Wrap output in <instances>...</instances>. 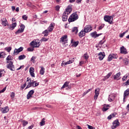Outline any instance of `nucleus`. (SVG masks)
<instances>
[{
    "instance_id": "1",
    "label": "nucleus",
    "mask_w": 129,
    "mask_h": 129,
    "mask_svg": "<svg viewBox=\"0 0 129 129\" xmlns=\"http://www.w3.org/2000/svg\"><path fill=\"white\" fill-rule=\"evenodd\" d=\"M78 15H77V12L73 13L69 17V22L71 23L72 22H75L78 20Z\"/></svg>"
},
{
    "instance_id": "2",
    "label": "nucleus",
    "mask_w": 129,
    "mask_h": 129,
    "mask_svg": "<svg viewBox=\"0 0 129 129\" xmlns=\"http://www.w3.org/2000/svg\"><path fill=\"white\" fill-rule=\"evenodd\" d=\"M30 45L32 48H39L40 46V41H39V39H34L30 43Z\"/></svg>"
},
{
    "instance_id": "3",
    "label": "nucleus",
    "mask_w": 129,
    "mask_h": 129,
    "mask_svg": "<svg viewBox=\"0 0 129 129\" xmlns=\"http://www.w3.org/2000/svg\"><path fill=\"white\" fill-rule=\"evenodd\" d=\"M104 20L105 22H107V23H109V24H110L111 25V24H112V21L113 20V17L111 16L106 15L104 17Z\"/></svg>"
},
{
    "instance_id": "4",
    "label": "nucleus",
    "mask_w": 129,
    "mask_h": 129,
    "mask_svg": "<svg viewBox=\"0 0 129 129\" xmlns=\"http://www.w3.org/2000/svg\"><path fill=\"white\" fill-rule=\"evenodd\" d=\"M119 121L118 119H116L114 121H113L112 123V125L111 126V128L112 129H115L117 127H118L119 126Z\"/></svg>"
},
{
    "instance_id": "5",
    "label": "nucleus",
    "mask_w": 129,
    "mask_h": 129,
    "mask_svg": "<svg viewBox=\"0 0 129 129\" xmlns=\"http://www.w3.org/2000/svg\"><path fill=\"white\" fill-rule=\"evenodd\" d=\"M84 30L85 31V33H89V32L92 31V26L90 25H86L84 28Z\"/></svg>"
},
{
    "instance_id": "6",
    "label": "nucleus",
    "mask_w": 129,
    "mask_h": 129,
    "mask_svg": "<svg viewBox=\"0 0 129 129\" xmlns=\"http://www.w3.org/2000/svg\"><path fill=\"white\" fill-rule=\"evenodd\" d=\"M7 63H9L7 66L8 69H10V70H11V71H15V67H14V64H13V61H10Z\"/></svg>"
},
{
    "instance_id": "7",
    "label": "nucleus",
    "mask_w": 129,
    "mask_h": 129,
    "mask_svg": "<svg viewBox=\"0 0 129 129\" xmlns=\"http://www.w3.org/2000/svg\"><path fill=\"white\" fill-rule=\"evenodd\" d=\"M115 99V95L114 94H111L109 95L108 100L109 102H112Z\"/></svg>"
},
{
    "instance_id": "8",
    "label": "nucleus",
    "mask_w": 129,
    "mask_h": 129,
    "mask_svg": "<svg viewBox=\"0 0 129 129\" xmlns=\"http://www.w3.org/2000/svg\"><path fill=\"white\" fill-rule=\"evenodd\" d=\"M35 83L36 81H32V80H30V81L28 82V84L26 86L25 89H28V88H30V87H32V86L34 87V84H35Z\"/></svg>"
},
{
    "instance_id": "9",
    "label": "nucleus",
    "mask_w": 129,
    "mask_h": 129,
    "mask_svg": "<svg viewBox=\"0 0 129 129\" xmlns=\"http://www.w3.org/2000/svg\"><path fill=\"white\" fill-rule=\"evenodd\" d=\"M54 27H55V24L52 23L46 30H47L49 33H51V32H52L53 30H54Z\"/></svg>"
},
{
    "instance_id": "10",
    "label": "nucleus",
    "mask_w": 129,
    "mask_h": 129,
    "mask_svg": "<svg viewBox=\"0 0 129 129\" xmlns=\"http://www.w3.org/2000/svg\"><path fill=\"white\" fill-rule=\"evenodd\" d=\"M62 19L63 22H66L67 21V20H68V14H67L66 12H63L62 16Z\"/></svg>"
},
{
    "instance_id": "11",
    "label": "nucleus",
    "mask_w": 129,
    "mask_h": 129,
    "mask_svg": "<svg viewBox=\"0 0 129 129\" xmlns=\"http://www.w3.org/2000/svg\"><path fill=\"white\" fill-rule=\"evenodd\" d=\"M129 96V89H127L123 93V101H124L125 100V98L126 97Z\"/></svg>"
},
{
    "instance_id": "12",
    "label": "nucleus",
    "mask_w": 129,
    "mask_h": 129,
    "mask_svg": "<svg viewBox=\"0 0 129 129\" xmlns=\"http://www.w3.org/2000/svg\"><path fill=\"white\" fill-rule=\"evenodd\" d=\"M68 39L67 38V35H64L60 38V42L62 43H67Z\"/></svg>"
},
{
    "instance_id": "13",
    "label": "nucleus",
    "mask_w": 129,
    "mask_h": 129,
    "mask_svg": "<svg viewBox=\"0 0 129 129\" xmlns=\"http://www.w3.org/2000/svg\"><path fill=\"white\" fill-rule=\"evenodd\" d=\"M34 92L35 91H34V90H30L27 95V99H30V98L32 97L33 94H34Z\"/></svg>"
},
{
    "instance_id": "14",
    "label": "nucleus",
    "mask_w": 129,
    "mask_h": 129,
    "mask_svg": "<svg viewBox=\"0 0 129 129\" xmlns=\"http://www.w3.org/2000/svg\"><path fill=\"white\" fill-rule=\"evenodd\" d=\"M98 56H99L98 58H99V60H103V58H104V57H105V53L104 52H100L98 54Z\"/></svg>"
},
{
    "instance_id": "15",
    "label": "nucleus",
    "mask_w": 129,
    "mask_h": 129,
    "mask_svg": "<svg viewBox=\"0 0 129 129\" xmlns=\"http://www.w3.org/2000/svg\"><path fill=\"white\" fill-rule=\"evenodd\" d=\"M2 24L6 27L8 25V21L6 18H3L1 19Z\"/></svg>"
},
{
    "instance_id": "16",
    "label": "nucleus",
    "mask_w": 129,
    "mask_h": 129,
    "mask_svg": "<svg viewBox=\"0 0 129 129\" xmlns=\"http://www.w3.org/2000/svg\"><path fill=\"white\" fill-rule=\"evenodd\" d=\"M95 95H94V99H97V97H98V95H99V88H97L95 90Z\"/></svg>"
},
{
    "instance_id": "17",
    "label": "nucleus",
    "mask_w": 129,
    "mask_h": 129,
    "mask_svg": "<svg viewBox=\"0 0 129 129\" xmlns=\"http://www.w3.org/2000/svg\"><path fill=\"white\" fill-rule=\"evenodd\" d=\"M120 53L121 54H127V51H126V49L125 48H124V46H122L120 47Z\"/></svg>"
},
{
    "instance_id": "18",
    "label": "nucleus",
    "mask_w": 129,
    "mask_h": 129,
    "mask_svg": "<svg viewBox=\"0 0 129 129\" xmlns=\"http://www.w3.org/2000/svg\"><path fill=\"white\" fill-rule=\"evenodd\" d=\"M23 50H24V47H20L18 49L15 48L14 50V54H17V53H20V52H22V51H23Z\"/></svg>"
},
{
    "instance_id": "19",
    "label": "nucleus",
    "mask_w": 129,
    "mask_h": 129,
    "mask_svg": "<svg viewBox=\"0 0 129 129\" xmlns=\"http://www.w3.org/2000/svg\"><path fill=\"white\" fill-rule=\"evenodd\" d=\"M74 62V60H69V61L66 62L64 61H63L61 63V66H65V65H68V64H71Z\"/></svg>"
},
{
    "instance_id": "20",
    "label": "nucleus",
    "mask_w": 129,
    "mask_h": 129,
    "mask_svg": "<svg viewBox=\"0 0 129 129\" xmlns=\"http://www.w3.org/2000/svg\"><path fill=\"white\" fill-rule=\"evenodd\" d=\"M10 110V109H9V107L8 106H6L4 108H3L1 109V111L2 112H3V113H7V112H8V111Z\"/></svg>"
},
{
    "instance_id": "21",
    "label": "nucleus",
    "mask_w": 129,
    "mask_h": 129,
    "mask_svg": "<svg viewBox=\"0 0 129 129\" xmlns=\"http://www.w3.org/2000/svg\"><path fill=\"white\" fill-rule=\"evenodd\" d=\"M71 43L72 44L73 47H77L79 44V41H73V39H71Z\"/></svg>"
},
{
    "instance_id": "22",
    "label": "nucleus",
    "mask_w": 129,
    "mask_h": 129,
    "mask_svg": "<svg viewBox=\"0 0 129 129\" xmlns=\"http://www.w3.org/2000/svg\"><path fill=\"white\" fill-rule=\"evenodd\" d=\"M34 68L31 67L29 70V72L32 77H35V73H34Z\"/></svg>"
},
{
    "instance_id": "23",
    "label": "nucleus",
    "mask_w": 129,
    "mask_h": 129,
    "mask_svg": "<svg viewBox=\"0 0 129 129\" xmlns=\"http://www.w3.org/2000/svg\"><path fill=\"white\" fill-rule=\"evenodd\" d=\"M17 27V23L15 22L10 25L9 29L13 31Z\"/></svg>"
},
{
    "instance_id": "24",
    "label": "nucleus",
    "mask_w": 129,
    "mask_h": 129,
    "mask_svg": "<svg viewBox=\"0 0 129 129\" xmlns=\"http://www.w3.org/2000/svg\"><path fill=\"white\" fill-rule=\"evenodd\" d=\"M86 32L84 31V30H82L79 33V36L80 38H82V37H84L85 36V34Z\"/></svg>"
},
{
    "instance_id": "25",
    "label": "nucleus",
    "mask_w": 129,
    "mask_h": 129,
    "mask_svg": "<svg viewBox=\"0 0 129 129\" xmlns=\"http://www.w3.org/2000/svg\"><path fill=\"white\" fill-rule=\"evenodd\" d=\"M64 12H66L67 14H68V15H69V14H70V13L72 12V8L70 6H68L66 8V11Z\"/></svg>"
},
{
    "instance_id": "26",
    "label": "nucleus",
    "mask_w": 129,
    "mask_h": 129,
    "mask_svg": "<svg viewBox=\"0 0 129 129\" xmlns=\"http://www.w3.org/2000/svg\"><path fill=\"white\" fill-rule=\"evenodd\" d=\"M108 107H109V105L108 104H104L103 108H102L103 111H106L107 110H108Z\"/></svg>"
},
{
    "instance_id": "27",
    "label": "nucleus",
    "mask_w": 129,
    "mask_h": 129,
    "mask_svg": "<svg viewBox=\"0 0 129 129\" xmlns=\"http://www.w3.org/2000/svg\"><path fill=\"white\" fill-rule=\"evenodd\" d=\"M116 114H117L115 112L111 113L109 116H108V119H111V118H113V117H115Z\"/></svg>"
},
{
    "instance_id": "28",
    "label": "nucleus",
    "mask_w": 129,
    "mask_h": 129,
    "mask_svg": "<svg viewBox=\"0 0 129 129\" xmlns=\"http://www.w3.org/2000/svg\"><path fill=\"white\" fill-rule=\"evenodd\" d=\"M40 74H41V75H44V74L45 73V68L43 67H40Z\"/></svg>"
},
{
    "instance_id": "29",
    "label": "nucleus",
    "mask_w": 129,
    "mask_h": 129,
    "mask_svg": "<svg viewBox=\"0 0 129 129\" xmlns=\"http://www.w3.org/2000/svg\"><path fill=\"white\" fill-rule=\"evenodd\" d=\"M49 33H50L48 30H45L44 31H43L42 34L44 35V37H47L49 35Z\"/></svg>"
},
{
    "instance_id": "30",
    "label": "nucleus",
    "mask_w": 129,
    "mask_h": 129,
    "mask_svg": "<svg viewBox=\"0 0 129 129\" xmlns=\"http://www.w3.org/2000/svg\"><path fill=\"white\" fill-rule=\"evenodd\" d=\"M120 76V72L117 73L114 76V80H116ZM119 79H117L119 80Z\"/></svg>"
},
{
    "instance_id": "31",
    "label": "nucleus",
    "mask_w": 129,
    "mask_h": 129,
    "mask_svg": "<svg viewBox=\"0 0 129 129\" xmlns=\"http://www.w3.org/2000/svg\"><path fill=\"white\" fill-rule=\"evenodd\" d=\"M12 59H13V56H12L11 55H9L6 58L7 63H9V62H12V61H11Z\"/></svg>"
},
{
    "instance_id": "32",
    "label": "nucleus",
    "mask_w": 129,
    "mask_h": 129,
    "mask_svg": "<svg viewBox=\"0 0 129 129\" xmlns=\"http://www.w3.org/2000/svg\"><path fill=\"white\" fill-rule=\"evenodd\" d=\"M26 56L25 54H22L18 57L19 60H24L26 58Z\"/></svg>"
},
{
    "instance_id": "33",
    "label": "nucleus",
    "mask_w": 129,
    "mask_h": 129,
    "mask_svg": "<svg viewBox=\"0 0 129 129\" xmlns=\"http://www.w3.org/2000/svg\"><path fill=\"white\" fill-rule=\"evenodd\" d=\"M112 75V73H109L106 76H105V79L104 80H106V79H108V78H109V77H110Z\"/></svg>"
},
{
    "instance_id": "34",
    "label": "nucleus",
    "mask_w": 129,
    "mask_h": 129,
    "mask_svg": "<svg viewBox=\"0 0 129 129\" xmlns=\"http://www.w3.org/2000/svg\"><path fill=\"white\" fill-rule=\"evenodd\" d=\"M73 33L77 34L78 33V28L77 27H74L72 29Z\"/></svg>"
},
{
    "instance_id": "35",
    "label": "nucleus",
    "mask_w": 129,
    "mask_h": 129,
    "mask_svg": "<svg viewBox=\"0 0 129 129\" xmlns=\"http://www.w3.org/2000/svg\"><path fill=\"white\" fill-rule=\"evenodd\" d=\"M25 28H26V26H25V25L24 24H21L20 25V30L21 31V32H24V30H25Z\"/></svg>"
},
{
    "instance_id": "36",
    "label": "nucleus",
    "mask_w": 129,
    "mask_h": 129,
    "mask_svg": "<svg viewBox=\"0 0 129 129\" xmlns=\"http://www.w3.org/2000/svg\"><path fill=\"white\" fill-rule=\"evenodd\" d=\"M40 125L41 126H43V125H45V118H43L41 121L40 122Z\"/></svg>"
},
{
    "instance_id": "37",
    "label": "nucleus",
    "mask_w": 129,
    "mask_h": 129,
    "mask_svg": "<svg viewBox=\"0 0 129 129\" xmlns=\"http://www.w3.org/2000/svg\"><path fill=\"white\" fill-rule=\"evenodd\" d=\"M96 34L97 32L96 31L92 32L91 33V37H92L93 38H96Z\"/></svg>"
},
{
    "instance_id": "38",
    "label": "nucleus",
    "mask_w": 129,
    "mask_h": 129,
    "mask_svg": "<svg viewBox=\"0 0 129 129\" xmlns=\"http://www.w3.org/2000/svg\"><path fill=\"white\" fill-rule=\"evenodd\" d=\"M5 56H6V53L4 52H0V59L1 58H5Z\"/></svg>"
},
{
    "instance_id": "39",
    "label": "nucleus",
    "mask_w": 129,
    "mask_h": 129,
    "mask_svg": "<svg viewBox=\"0 0 129 129\" xmlns=\"http://www.w3.org/2000/svg\"><path fill=\"white\" fill-rule=\"evenodd\" d=\"M68 84H69V83L67 82L64 83V84H63V85L61 87V89H63V88H65L66 87H68V86H69Z\"/></svg>"
},
{
    "instance_id": "40",
    "label": "nucleus",
    "mask_w": 129,
    "mask_h": 129,
    "mask_svg": "<svg viewBox=\"0 0 129 129\" xmlns=\"http://www.w3.org/2000/svg\"><path fill=\"white\" fill-rule=\"evenodd\" d=\"M84 59H85L86 60H87L88 59V58H89V56L88 55V54H87V53H85L84 54Z\"/></svg>"
},
{
    "instance_id": "41",
    "label": "nucleus",
    "mask_w": 129,
    "mask_h": 129,
    "mask_svg": "<svg viewBox=\"0 0 129 129\" xmlns=\"http://www.w3.org/2000/svg\"><path fill=\"white\" fill-rule=\"evenodd\" d=\"M23 122V126H26V125H27V124H28V123H29V122H28V121H26V120H23L22 121Z\"/></svg>"
},
{
    "instance_id": "42",
    "label": "nucleus",
    "mask_w": 129,
    "mask_h": 129,
    "mask_svg": "<svg viewBox=\"0 0 129 129\" xmlns=\"http://www.w3.org/2000/svg\"><path fill=\"white\" fill-rule=\"evenodd\" d=\"M5 50H6L8 53H10L12 50V47H6L5 48Z\"/></svg>"
},
{
    "instance_id": "43",
    "label": "nucleus",
    "mask_w": 129,
    "mask_h": 129,
    "mask_svg": "<svg viewBox=\"0 0 129 129\" xmlns=\"http://www.w3.org/2000/svg\"><path fill=\"white\" fill-rule=\"evenodd\" d=\"M128 76V75L127 74H126L125 76H124L122 79V81H125V80H126V79L127 78Z\"/></svg>"
},
{
    "instance_id": "44",
    "label": "nucleus",
    "mask_w": 129,
    "mask_h": 129,
    "mask_svg": "<svg viewBox=\"0 0 129 129\" xmlns=\"http://www.w3.org/2000/svg\"><path fill=\"white\" fill-rule=\"evenodd\" d=\"M48 40H49V38H46L45 37H42L41 38L42 42H47V41H48Z\"/></svg>"
},
{
    "instance_id": "45",
    "label": "nucleus",
    "mask_w": 129,
    "mask_h": 129,
    "mask_svg": "<svg viewBox=\"0 0 129 129\" xmlns=\"http://www.w3.org/2000/svg\"><path fill=\"white\" fill-rule=\"evenodd\" d=\"M112 59H113V58L112 57L111 54H110L108 56V61H111Z\"/></svg>"
},
{
    "instance_id": "46",
    "label": "nucleus",
    "mask_w": 129,
    "mask_h": 129,
    "mask_svg": "<svg viewBox=\"0 0 129 129\" xmlns=\"http://www.w3.org/2000/svg\"><path fill=\"white\" fill-rule=\"evenodd\" d=\"M29 52H33L34 51V47H29L27 49Z\"/></svg>"
},
{
    "instance_id": "47",
    "label": "nucleus",
    "mask_w": 129,
    "mask_h": 129,
    "mask_svg": "<svg viewBox=\"0 0 129 129\" xmlns=\"http://www.w3.org/2000/svg\"><path fill=\"white\" fill-rule=\"evenodd\" d=\"M21 33H23V31H22V30H21L20 29H18L16 32L15 34L16 35H18V34H21Z\"/></svg>"
},
{
    "instance_id": "48",
    "label": "nucleus",
    "mask_w": 129,
    "mask_h": 129,
    "mask_svg": "<svg viewBox=\"0 0 129 129\" xmlns=\"http://www.w3.org/2000/svg\"><path fill=\"white\" fill-rule=\"evenodd\" d=\"M104 28V24H102L101 26H100L98 28V30H102Z\"/></svg>"
},
{
    "instance_id": "49",
    "label": "nucleus",
    "mask_w": 129,
    "mask_h": 129,
    "mask_svg": "<svg viewBox=\"0 0 129 129\" xmlns=\"http://www.w3.org/2000/svg\"><path fill=\"white\" fill-rule=\"evenodd\" d=\"M22 19H23V20H25V21H27L28 20V17H27L26 15H23L22 16Z\"/></svg>"
},
{
    "instance_id": "50",
    "label": "nucleus",
    "mask_w": 129,
    "mask_h": 129,
    "mask_svg": "<svg viewBox=\"0 0 129 129\" xmlns=\"http://www.w3.org/2000/svg\"><path fill=\"white\" fill-rule=\"evenodd\" d=\"M6 89H7V87H5L3 90L0 91V93H4V92L6 91Z\"/></svg>"
},
{
    "instance_id": "51",
    "label": "nucleus",
    "mask_w": 129,
    "mask_h": 129,
    "mask_svg": "<svg viewBox=\"0 0 129 129\" xmlns=\"http://www.w3.org/2000/svg\"><path fill=\"white\" fill-rule=\"evenodd\" d=\"M87 125H88V128L89 129H95V128L90 125H88L87 124Z\"/></svg>"
},
{
    "instance_id": "52",
    "label": "nucleus",
    "mask_w": 129,
    "mask_h": 129,
    "mask_svg": "<svg viewBox=\"0 0 129 129\" xmlns=\"http://www.w3.org/2000/svg\"><path fill=\"white\" fill-rule=\"evenodd\" d=\"M27 6L29 7V8H31L32 7V3H31V2L27 3Z\"/></svg>"
},
{
    "instance_id": "53",
    "label": "nucleus",
    "mask_w": 129,
    "mask_h": 129,
    "mask_svg": "<svg viewBox=\"0 0 129 129\" xmlns=\"http://www.w3.org/2000/svg\"><path fill=\"white\" fill-rule=\"evenodd\" d=\"M26 86H27V84H26V83L22 85L21 86L22 89H24V88H25Z\"/></svg>"
},
{
    "instance_id": "54",
    "label": "nucleus",
    "mask_w": 129,
    "mask_h": 129,
    "mask_svg": "<svg viewBox=\"0 0 129 129\" xmlns=\"http://www.w3.org/2000/svg\"><path fill=\"white\" fill-rule=\"evenodd\" d=\"M125 34V32H123V33H121L119 35L120 38H122L124 35Z\"/></svg>"
},
{
    "instance_id": "55",
    "label": "nucleus",
    "mask_w": 129,
    "mask_h": 129,
    "mask_svg": "<svg viewBox=\"0 0 129 129\" xmlns=\"http://www.w3.org/2000/svg\"><path fill=\"white\" fill-rule=\"evenodd\" d=\"M10 96L12 97V98H14V97H15V92H12Z\"/></svg>"
},
{
    "instance_id": "56",
    "label": "nucleus",
    "mask_w": 129,
    "mask_h": 129,
    "mask_svg": "<svg viewBox=\"0 0 129 129\" xmlns=\"http://www.w3.org/2000/svg\"><path fill=\"white\" fill-rule=\"evenodd\" d=\"M104 42H105V41L101 40L99 43V45H102V44H104Z\"/></svg>"
},
{
    "instance_id": "57",
    "label": "nucleus",
    "mask_w": 129,
    "mask_h": 129,
    "mask_svg": "<svg viewBox=\"0 0 129 129\" xmlns=\"http://www.w3.org/2000/svg\"><path fill=\"white\" fill-rule=\"evenodd\" d=\"M55 10H56V11H59V10H60V6H56V7H55Z\"/></svg>"
},
{
    "instance_id": "58",
    "label": "nucleus",
    "mask_w": 129,
    "mask_h": 129,
    "mask_svg": "<svg viewBox=\"0 0 129 129\" xmlns=\"http://www.w3.org/2000/svg\"><path fill=\"white\" fill-rule=\"evenodd\" d=\"M123 62L125 64V65H127L128 64V60H126L123 59Z\"/></svg>"
},
{
    "instance_id": "59",
    "label": "nucleus",
    "mask_w": 129,
    "mask_h": 129,
    "mask_svg": "<svg viewBox=\"0 0 129 129\" xmlns=\"http://www.w3.org/2000/svg\"><path fill=\"white\" fill-rule=\"evenodd\" d=\"M112 55L113 59H116V55L114 54H111Z\"/></svg>"
},
{
    "instance_id": "60",
    "label": "nucleus",
    "mask_w": 129,
    "mask_h": 129,
    "mask_svg": "<svg viewBox=\"0 0 129 129\" xmlns=\"http://www.w3.org/2000/svg\"><path fill=\"white\" fill-rule=\"evenodd\" d=\"M35 59H36V57L32 56L31 58V61H33V62H35Z\"/></svg>"
},
{
    "instance_id": "61",
    "label": "nucleus",
    "mask_w": 129,
    "mask_h": 129,
    "mask_svg": "<svg viewBox=\"0 0 129 129\" xmlns=\"http://www.w3.org/2000/svg\"><path fill=\"white\" fill-rule=\"evenodd\" d=\"M84 64V61H81L79 63L80 66H82Z\"/></svg>"
},
{
    "instance_id": "62",
    "label": "nucleus",
    "mask_w": 129,
    "mask_h": 129,
    "mask_svg": "<svg viewBox=\"0 0 129 129\" xmlns=\"http://www.w3.org/2000/svg\"><path fill=\"white\" fill-rule=\"evenodd\" d=\"M38 85H39V83H34V87H36L37 86H38Z\"/></svg>"
},
{
    "instance_id": "63",
    "label": "nucleus",
    "mask_w": 129,
    "mask_h": 129,
    "mask_svg": "<svg viewBox=\"0 0 129 129\" xmlns=\"http://www.w3.org/2000/svg\"><path fill=\"white\" fill-rule=\"evenodd\" d=\"M82 0H77L76 1V3H77V4H81V1H82Z\"/></svg>"
},
{
    "instance_id": "64",
    "label": "nucleus",
    "mask_w": 129,
    "mask_h": 129,
    "mask_svg": "<svg viewBox=\"0 0 129 129\" xmlns=\"http://www.w3.org/2000/svg\"><path fill=\"white\" fill-rule=\"evenodd\" d=\"M77 129H82V127L79 125H77Z\"/></svg>"
}]
</instances>
